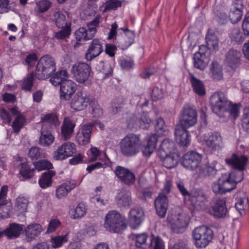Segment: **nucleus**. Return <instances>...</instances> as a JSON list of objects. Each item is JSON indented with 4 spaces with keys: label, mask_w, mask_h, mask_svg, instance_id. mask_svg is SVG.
<instances>
[{
    "label": "nucleus",
    "mask_w": 249,
    "mask_h": 249,
    "mask_svg": "<svg viewBox=\"0 0 249 249\" xmlns=\"http://www.w3.org/2000/svg\"><path fill=\"white\" fill-rule=\"evenodd\" d=\"M105 227L110 232L121 233L126 228V225L118 212L112 211L105 217Z\"/></svg>",
    "instance_id": "6"
},
{
    "label": "nucleus",
    "mask_w": 249,
    "mask_h": 249,
    "mask_svg": "<svg viewBox=\"0 0 249 249\" xmlns=\"http://www.w3.org/2000/svg\"><path fill=\"white\" fill-rule=\"evenodd\" d=\"M120 150L124 156L130 157L137 155L140 151L142 142L138 135H126L120 142Z\"/></svg>",
    "instance_id": "3"
},
{
    "label": "nucleus",
    "mask_w": 249,
    "mask_h": 249,
    "mask_svg": "<svg viewBox=\"0 0 249 249\" xmlns=\"http://www.w3.org/2000/svg\"><path fill=\"white\" fill-rule=\"evenodd\" d=\"M42 230V226L39 224H31L24 230L25 235L28 241H31L38 236Z\"/></svg>",
    "instance_id": "31"
},
{
    "label": "nucleus",
    "mask_w": 249,
    "mask_h": 249,
    "mask_svg": "<svg viewBox=\"0 0 249 249\" xmlns=\"http://www.w3.org/2000/svg\"><path fill=\"white\" fill-rule=\"evenodd\" d=\"M222 178L226 193L234 190L236 187L235 183L230 179V177H227L224 174L222 176Z\"/></svg>",
    "instance_id": "48"
},
{
    "label": "nucleus",
    "mask_w": 249,
    "mask_h": 249,
    "mask_svg": "<svg viewBox=\"0 0 249 249\" xmlns=\"http://www.w3.org/2000/svg\"><path fill=\"white\" fill-rule=\"evenodd\" d=\"M35 74L34 72L29 74L24 80L22 84V88L26 91H31L33 86V80Z\"/></svg>",
    "instance_id": "50"
},
{
    "label": "nucleus",
    "mask_w": 249,
    "mask_h": 249,
    "mask_svg": "<svg viewBox=\"0 0 249 249\" xmlns=\"http://www.w3.org/2000/svg\"><path fill=\"white\" fill-rule=\"evenodd\" d=\"M117 205L121 208L128 209L132 204L131 194L129 191H123L116 196Z\"/></svg>",
    "instance_id": "28"
},
{
    "label": "nucleus",
    "mask_w": 249,
    "mask_h": 249,
    "mask_svg": "<svg viewBox=\"0 0 249 249\" xmlns=\"http://www.w3.org/2000/svg\"><path fill=\"white\" fill-rule=\"evenodd\" d=\"M28 200L24 196H19L16 199V207L21 212H25L27 208Z\"/></svg>",
    "instance_id": "52"
},
{
    "label": "nucleus",
    "mask_w": 249,
    "mask_h": 249,
    "mask_svg": "<svg viewBox=\"0 0 249 249\" xmlns=\"http://www.w3.org/2000/svg\"><path fill=\"white\" fill-rule=\"evenodd\" d=\"M201 160L200 154L195 151H189L184 154L182 165L187 169L194 170L198 167Z\"/></svg>",
    "instance_id": "12"
},
{
    "label": "nucleus",
    "mask_w": 249,
    "mask_h": 249,
    "mask_svg": "<svg viewBox=\"0 0 249 249\" xmlns=\"http://www.w3.org/2000/svg\"><path fill=\"white\" fill-rule=\"evenodd\" d=\"M21 168L20 173L25 178H30L33 176L34 169H31L27 164L22 163L20 164Z\"/></svg>",
    "instance_id": "55"
},
{
    "label": "nucleus",
    "mask_w": 249,
    "mask_h": 249,
    "mask_svg": "<svg viewBox=\"0 0 249 249\" xmlns=\"http://www.w3.org/2000/svg\"><path fill=\"white\" fill-rule=\"evenodd\" d=\"M210 104L213 112L219 115L220 112L227 110V107L231 102L228 101L224 93L217 92L211 96Z\"/></svg>",
    "instance_id": "9"
},
{
    "label": "nucleus",
    "mask_w": 249,
    "mask_h": 249,
    "mask_svg": "<svg viewBox=\"0 0 249 249\" xmlns=\"http://www.w3.org/2000/svg\"><path fill=\"white\" fill-rule=\"evenodd\" d=\"M91 71L90 66L83 62L74 64L71 69V72L75 79L80 83H84L89 79Z\"/></svg>",
    "instance_id": "10"
},
{
    "label": "nucleus",
    "mask_w": 249,
    "mask_h": 249,
    "mask_svg": "<svg viewBox=\"0 0 249 249\" xmlns=\"http://www.w3.org/2000/svg\"><path fill=\"white\" fill-rule=\"evenodd\" d=\"M249 203V199L248 197L245 195L238 199L237 201L235 203V208L239 211V213L241 214L242 212L247 207Z\"/></svg>",
    "instance_id": "53"
},
{
    "label": "nucleus",
    "mask_w": 249,
    "mask_h": 249,
    "mask_svg": "<svg viewBox=\"0 0 249 249\" xmlns=\"http://www.w3.org/2000/svg\"><path fill=\"white\" fill-rule=\"evenodd\" d=\"M243 5L242 1L234 2L231 6L229 18L232 23H236L241 18L243 15Z\"/></svg>",
    "instance_id": "24"
},
{
    "label": "nucleus",
    "mask_w": 249,
    "mask_h": 249,
    "mask_svg": "<svg viewBox=\"0 0 249 249\" xmlns=\"http://www.w3.org/2000/svg\"><path fill=\"white\" fill-rule=\"evenodd\" d=\"M124 31H126L124 34L120 36L118 35L115 36L114 40L116 44L122 50H125L130 46L134 42L135 35L134 32L129 31L128 29L121 28Z\"/></svg>",
    "instance_id": "17"
},
{
    "label": "nucleus",
    "mask_w": 249,
    "mask_h": 249,
    "mask_svg": "<svg viewBox=\"0 0 249 249\" xmlns=\"http://www.w3.org/2000/svg\"><path fill=\"white\" fill-rule=\"evenodd\" d=\"M67 241L68 237L67 235L57 236L52 238L51 240L52 246L53 248H59Z\"/></svg>",
    "instance_id": "47"
},
{
    "label": "nucleus",
    "mask_w": 249,
    "mask_h": 249,
    "mask_svg": "<svg viewBox=\"0 0 249 249\" xmlns=\"http://www.w3.org/2000/svg\"><path fill=\"white\" fill-rule=\"evenodd\" d=\"M241 53L237 50H230L226 55V61L232 69L237 68L240 64Z\"/></svg>",
    "instance_id": "26"
},
{
    "label": "nucleus",
    "mask_w": 249,
    "mask_h": 249,
    "mask_svg": "<svg viewBox=\"0 0 249 249\" xmlns=\"http://www.w3.org/2000/svg\"><path fill=\"white\" fill-rule=\"evenodd\" d=\"M179 154L176 147V144L172 140L169 138L164 139L160 145L158 152L160 157H164L168 154Z\"/></svg>",
    "instance_id": "21"
},
{
    "label": "nucleus",
    "mask_w": 249,
    "mask_h": 249,
    "mask_svg": "<svg viewBox=\"0 0 249 249\" xmlns=\"http://www.w3.org/2000/svg\"><path fill=\"white\" fill-rule=\"evenodd\" d=\"M190 82L192 84L195 92L199 96H202L206 94L205 86L202 82L199 79L191 75Z\"/></svg>",
    "instance_id": "37"
},
{
    "label": "nucleus",
    "mask_w": 249,
    "mask_h": 249,
    "mask_svg": "<svg viewBox=\"0 0 249 249\" xmlns=\"http://www.w3.org/2000/svg\"><path fill=\"white\" fill-rule=\"evenodd\" d=\"M204 140L207 146L212 151L219 150L222 143V138L217 132H209L204 135Z\"/></svg>",
    "instance_id": "16"
},
{
    "label": "nucleus",
    "mask_w": 249,
    "mask_h": 249,
    "mask_svg": "<svg viewBox=\"0 0 249 249\" xmlns=\"http://www.w3.org/2000/svg\"><path fill=\"white\" fill-rule=\"evenodd\" d=\"M248 160L246 156L242 155L238 157L235 154H232L230 157L225 159L226 163L236 171L225 175L227 177H230V179L236 185L243 179V171L246 169Z\"/></svg>",
    "instance_id": "2"
},
{
    "label": "nucleus",
    "mask_w": 249,
    "mask_h": 249,
    "mask_svg": "<svg viewBox=\"0 0 249 249\" xmlns=\"http://www.w3.org/2000/svg\"><path fill=\"white\" fill-rule=\"evenodd\" d=\"M92 112L95 117H99L103 114V110L101 107L95 102H93L91 104Z\"/></svg>",
    "instance_id": "63"
},
{
    "label": "nucleus",
    "mask_w": 249,
    "mask_h": 249,
    "mask_svg": "<svg viewBox=\"0 0 249 249\" xmlns=\"http://www.w3.org/2000/svg\"><path fill=\"white\" fill-rule=\"evenodd\" d=\"M36 169L39 171L48 170L49 171L53 167L52 163L46 160H40L34 163Z\"/></svg>",
    "instance_id": "58"
},
{
    "label": "nucleus",
    "mask_w": 249,
    "mask_h": 249,
    "mask_svg": "<svg viewBox=\"0 0 249 249\" xmlns=\"http://www.w3.org/2000/svg\"><path fill=\"white\" fill-rule=\"evenodd\" d=\"M140 127L146 129L150 127L152 121L147 113H143L139 120Z\"/></svg>",
    "instance_id": "56"
},
{
    "label": "nucleus",
    "mask_w": 249,
    "mask_h": 249,
    "mask_svg": "<svg viewBox=\"0 0 249 249\" xmlns=\"http://www.w3.org/2000/svg\"><path fill=\"white\" fill-rule=\"evenodd\" d=\"M205 38L208 49L218 50L219 40L213 30L208 29Z\"/></svg>",
    "instance_id": "33"
},
{
    "label": "nucleus",
    "mask_w": 249,
    "mask_h": 249,
    "mask_svg": "<svg viewBox=\"0 0 249 249\" xmlns=\"http://www.w3.org/2000/svg\"><path fill=\"white\" fill-rule=\"evenodd\" d=\"M75 36L77 41L89 40L93 37V35L84 28H81L77 30L75 33Z\"/></svg>",
    "instance_id": "43"
},
{
    "label": "nucleus",
    "mask_w": 249,
    "mask_h": 249,
    "mask_svg": "<svg viewBox=\"0 0 249 249\" xmlns=\"http://www.w3.org/2000/svg\"><path fill=\"white\" fill-rule=\"evenodd\" d=\"M188 128H184L180 125H176L175 129V136L176 142L180 145L187 146L190 144V135L187 130Z\"/></svg>",
    "instance_id": "20"
},
{
    "label": "nucleus",
    "mask_w": 249,
    "mask_h": 249,
    "mask_svg": "<svg viewBox=\"0 0 249 249\" xmlns=\"http://www.w3.org/2000/svg\"><path fill=\"white\" fill-rule=\"evenodd\" d=\"M197 111L193 107L189 105H185L179 115V124L184 128H189L194 125L197 121Z\"/></svg>",
    "instance_id": "8"
},
{
    "label": "nucleus",
    "mask_w": 249,
    "mask_h": 249,
    "mask_svg": "<svg viewBox=\"0 0 249 249\" xmlns=\"http://www.w3.org/2000/svg\"><path fill=\"white\" fill-rule=\"evenodd\" d=\"M144 212L142 209L135 208L132 209L129 213V220L130 226L133 229L138 228L144 218Z\"/></svg>",
    "instance_id": "23"
},
{
    "label": "nucleus",
    "mask_w": 249,
    "mask_h": 249,
    "mask_svg": "<svg viewBox=\"0 0 249 249\" xmlns=\"http://www.w3.org/2000/svg\"><path fill=\"white\" fill-rule=\"evenodd\" d=\"M53 17L54 21L58 27L60 28L64 25L66 26L67 25V24L65 23V16L60 11H58L55 12L53 14Z\"/></svg>",
    "instance_id": "54"
},
{
    "label": "nucleus",
    "mask_w": 249,
    "mask_h": 249,
    "mask_svg": "<svg viewBox=\"0 0 249 249\" xmlns=\"http://www.w3.org/2000/svg\"><path fill=\"white\" fill-rule=\"evenodd\" d=\"M25 122V118L21 115H18L12 123V126L14 132L18 133L20 129L23 126Z\"/></svg>",
    "instance_id": "45"
},
{
    "label": "nucleus",
    "mask_w": 249,
    "mask_h": 249,
    "mask_svg": "<svg viewBox=\"0 0 249 249\" xmlns=\"http://www.w3.org/2000/svg\"><path fill=\"white\" fill-rule=\"evenodd\" d=\"M228 107H229V108L228 109H227L226 111L228 110L230 114V117H231V119H236L238 116L239 113V108L238 106L237 105H231V104L230 106H228Z\"/></svg>",
    "instance_id": "62"
},
{
    "label": "nucleus",
    "mask_w": 249,
    "mask_h": 249,
    "mask_svg": "<svg viewBox=\"0 0 249 249\" xmlns=\"http://www.w3.org/2000/svg\"><path fill=\"white\" fill-rule=\"evenodd\" d=\"M61 29L55 33L54 37L57 39H65L69 37L71 34V26L66 25V27L62 26Z\"/></svg>",
    "instance_id": "46"
},
{
    "label": "nucleus",
    "mask_w": 249,
    "mask_h": 249,
    "mask_svg": "<svg viewBox=\"0 0 249 249\" xmlns=\"http://www.w3.org/2000/svg\"><path fill=\"white\" fill-rule=\"evenodd\" d=\"M195 244L197 248H205L213 239V231L206 226L197 227L193 232Z\"/></svg>",
    "instance_id": "7"
},
{
    "label": "nucleus",
    "mask_w": 249,
    "mask_h": 249,
    "mask_svg": "<svg viewBox=\"0 0 249 249\" xmlns=\"http://www.w3.org/2000/svg\"><path fill=\"white\" fill-rule=\"evenodd\" d=\"M73 218H79L83 217L86 213V209L83 204H79L75 209Z\"/></svg>",
    "instance_id": "60"
},
{
    "label": "nucleus",
    "mask_w": 249,
    "mask_h": 249,
    "mask_svg": "<svg viewBox=\"0 0 249 249\" xmlns=\"http://www.w3.org/2000/svg\"><path fill=\"white\" fill-rule=\"evenodd\" d=\"M155 206L159 216L164 217L168 206L167 196L163 193L160 194L155 200Z\"/></svg>",
    "instance_id": "22"
},
{
    "label": "nucleus",
    "mask_w": 249,
    "mask_h": 249,
    "mask_svg": "<svg viewBox=\"0 0 249 249\" xmlns=\"http://www.w3.org/2000/svg\"><path fill=\"white\" fill-rule=\"evenodd\" d=\"M42 122H47L50 124H53L54 125L58 124V117L54 114L49 113L45 115L42 118Z\"/></svg>",
    "instance_id": "61"
},
{
    "label": "nucleus",
    "mask_w": 249,
    "mask_h": 249,
    "mask_svg": "<svg viewBox=\"0 0 249 249\" xmlns=\"http://www.w3.org/2000/svg\"><path fill=\"white\" fill-rule=\"evenodd\" d=\"M226 203L225 198L216 199L211 204L209 210L210 213L216 218L225 217L228 212Z\"/></svg>",
    "instance_id": "13"
},
{
    "label": "nucleus",
    "mask_w": 249,
    "mask_h": 249,
    "mask_svg": "<svg viewBox=\"0 0 249 249\" xmlns=\"http://www.w3.org/2000/svg\"><path fill=\"white\" fill-rule=\"evenodd\" d=\"M23 227L22 225L17 223H11L3 231H1L2 235L4 234L8 239H14L19 237Z\"/></svg>",
    "instance_id": "27"
},
{
    "label": "nucleus",
    "mask_w": 249,
    "mask_h": 249,
    "mask_svg": "<svg viewBox=\"0 0 249 249\" xmlns=\"http://www.w3.org/2000/svg\"><path fill=\"white\" fill-rule=\"evenodd\" d=\"M75 126V123L70 118L64 119L61 126L62 135L64 139L68 140L71 138Z\"/></svg>",
    "instance_id": "32"
},
{
    "label": "nucleus",
    "mask_w": 249,
    "mask_h": 249,
    "mask_svg": "<svg viewBox=\"0 0 249 249\" xmlns=\"http://www.w3.org/2000/svg\"><path fill=\"white\" fill-rule=\"evenodd\" d=\"M179 156V154H172L160 158L162 160L163 165L168 169H171L175 167L177 164Z\"/></svg>",
    "instance_id": "35"
},
{
    "label": "nucleus",
    "mask_w": 249,
    "mask_h": 249,
    "mask_svg": "<svg viewBox=\"0 0 249 249\" xmlns=\"http://www.w3.org/2000/svg\"><path fill=\"white\" fill-rule=\"evenodd\" d=\"M28 156L32 160H37L44 158L45 154L40 152L38 147H32L29 151Z\"/></svg>",
    "instance_id": "51"
},
{
    "label": "nucleus",
    "mask_w": 249,
    "mask_h": 249,
    "mask_svg": "<svg viewBox=\"0 0 249 249\" xmlns=\"http://www.w3.org/2000/svg\"><path fill=\"white\" fill-rule=\"evenodd\" d=\"M114 173L118 178L125 185L130 186L134 184L135 176L128 169L118 166L116 167Z\"/></svg>",
    "instance_id": "14"
},
{
    "label": "nucleus",
    "mask_w": 249,
    "mask_h": 249,
    "mask_svg": "<svg viewBox=\"0 0 249 249\" xmlns=\"http://www.w3.org/2000/svg\"><path fill=\"white\" fill-rule=\"evenodd\" d=\"M194 66L200 70H204L210 61L208 56L200 55L199 53H195L194 56Z\"/></svg>",
    "instance_id": "38"
},
{
    "label": "nucleus",
    "mask_w": 249,
    "mask_h": 249,
    "mask_svg": "<svg viewBox=\"0 0 249 249\" xmlns=\"http://www.w3.org/2000/svg\"><path fill=\"white\" fill-rule=\"evenodd\" d=\"M69 76L66 70H61L56 72L50 79L53 85H60V97L62 100H69L77 89L76 83L71 80L68 79Z\"/></svg>",
    "instance_id": "1"
},
{
    "label": "nucleus",
    "mask_w": 249,
    "mask_h": 249,
    "mask_svg": "<svg viewBox=\"0 0 249 249\" xmlns=\"http://www.w3.org/2000/svg\"><path fill=\"white\" fill-rule=\"evenodd\" d=\"M96 70L105 75V77H108L111 75L112 69L110 65L107 62L100 61L97 62L96 67Z\"/></svg>",
    "instance_id": "42"
},
{
    "label": "nucleus",
    "mask_w": 249,
    "mask_h": 249,
    "mask_svg": "<svg viewBox=\"0 0 249 249\" xmlns=\"http://www.w3.org/2000/svg\"><path fill=\"white\" fill-rule=\"evenodd\" d=\"M205 176L213 178L217 172L214 163H208L203 169Z\"/></svg>",
    "instance_id": "49"
},
{
    "label": "nucleus",
    "mask_w": 249,
    "mask_h": 249,
    "mask_svg": "<svg viewBox=\"0 0 249 249\" xmlns=\"http://www.w3.org/2000/svg\"><path fill=\"white\" fill-rule=\"evenodd\" d=\"M174 220L172 224V231L177 233L183 232L185 230L187 225L184 216L179 215Z\"/></svg>",
    "instance_id": "34"
},
{
    "label": "nucleus",
    "mask_w": 249,
    "mask_h": 249,
    "mask_svg": "<svg viewBox=\"0 0 249 249\" xmlns=\"http://www.w3.org/2000/svg\"><path fill=\"white\" fill-rule=\"evenodd\" d=\"M60 224V222L57 219H53L50 221L49 224L46 231V233H50L55 231Z\"/></svg>",
    "instance_id": "64"
},
{
    "label": "nucleus",
    "mask_w": 249,
    "mask_h": 249,
    "mask_svg": "<svg viewBox=\"0 0 249 249\" xmlns=\"http://www.w3.org/2000/svg\"><path fill=\"white\" fill-rule=\"evenodd\" d=\"M212 189L216 195H223L226 194L222 177L212 184Z\"/></svg>",
    "instance_id": "44"
},
{
    "label": "nucleus",
    "mask_w": 249,
    "mask_h": 249,
    "mask_svg": "<svg viewBox=\"0 0 249 249\" xmlns=\"http://www.w3.org/2000/svg\"><path fill=\"white\" fill-rule=\"evenodd\" d=\"M191 205L197 210L205 209L207 198L204 192L200 189H194L188 196Z\"/></svg>",
    "instance_id": "11"
},
{
    "label": "nucleus",
    "mask_w": 249,
    "mask_h": 249,
    "mask_svg": "<svg viewBox=\"0 0 249 249\" xmlns=\"http://www.w3.org/2000/svg\"><path fill=\"white\" fill-rule=\"evenodd\" d=\"M124 104V100L122 97H116L114 98L110 103L109 110L112 114H115L120 112Z\"/></svg>",
    "instance_id": "41"
},
{
    "label": "nucleus",
    "mask_w": 249,
    "mask_h": 249,
    "mask_svg": "<svg viewBox=\"0 0 249 249\" xmlns=\"http://www.w3.org/2000/svg\"><path fill=\"white\" fill-rule=\"evenodd\" d=\"M146 141L147 143L144 145L142 150L144 155L149 157L156 149L158 141V135L155 134L148 135Z\"/></svg>",
    "instance_id": "29"
},
{
    "label": "nucleus",
    "mask_w": 249,
    "mask_h": 249,
    "mask_svg": "<svg viewBox=\"0 0 249 249\" xmlns=\"http://www.w3.org/2000/svg\"><path fill=\"white\" fill-rule=\"evenodd\" d=\"M89 99L87 95L82 92H78L72 98L71 102V108L75 110L84 109L88 106Z\"/></svg>",
    "instance_id": "19"
},
{
    "label": "nucleus",
    "mask_w": 249,
    "mask_h": 249,
    "mask_svg": "<svg viewBox=\"0 0 249 249\" xmlns=\"http://www.w3.org/2000/svg\"><path fill=\"white\" fill-rule=\"evenodd\" d=\"M54 138L51 132L46 130V126L44 124L40 130V136L38 140V143L43 146L47 147L51 145L54 142Z\"/></svg>",
    "instance_id": "30"
},
{
    "label": "nucleus",
    "mask_w": 249,
    "mask_h": 249,
    "mask_svg": "<svg viewBox=\"0 0 249 249\" xmlns=\"http://www.w3.org/2000/svg\"><path fill=\"white\" fill-rule=\"evenodd\" d=\"M211 77L215 80H221L223 78L222 66L217 62H213L210 68Z\"/></svg>",
    "instance_id": "40"
},
{
    "label": "nucleus",
    "mask_w": 249,
    "mask_h": 249,
    "mask_svg": "<svg viewBox=\"0 0 249 249\" xmlns=\"http://www.w3.org/2000/svg\"><path fill=\"white\" fill-rule=\"evenodd\" d=\"M132 236L135 240L137 248L143 249L148 248H152V249H164L163 242L159 236L152 234L149 236L145 233L133 234Z\"/></svg>",
    "instance_id": "4"
},
{
    "label": "nucleus",
    "mask_w": 249,
    "mask_h": 249,
    "mask_svg": "<svg viewBox=\"0 0 249 249\" xmlns=\"http://www.w3.org/2000/svg\"><path fill=\"white\" fill-rule=\"evenodd\" d=\"M76 152L75 145L73 143L68 142L58 148L53 159L55 160H62L72 156Z\"/></svg>",
    "instance_id": "15"
},
{
    "label": "nucleus",
    "mask_w": 249,
    "mask_h": 249,
    "mask_svg": "<svg viewBox=\"0 0 249 249\" xmlns=\"http://www.w3.org/2000/svg\"><path fill=\"white\" fill-rule=\"evenodd\" d=\"M93 126V124L92 123L84 124L81 128V131L79 132L77 134H81L83 137L90 138Z\"/></svg>",
    "instance_id": "59"
},
{
    "label": "nucleus",
    "mask_w": 249,
    "mask_h": 249,
    "mask_svg": "<svg viewBox=\"0 0 249 249\" xmlns=\"http://www.w3.org/2000/svg\"><path fill=\"white\" fill-rule=\"evenodd\" d=\"M75 187L74 183L71 182L63 183L59 186L56 190V196L60 199L66 196L68 193Z\"/></svg>",
    "instance_id": "36"
},
{
    "label": "nucleus",
    "mask_w": 249,
    "mask_h": 249,
    "mask_svg": "<svg viewBox=\"0 0 249 249\" xmlns=\"http://www.w3.org/2000/svg\"><path fill=\"white\" fill-rule=\"evenodd\" d=\"M103 49L101 42L97 38L93 39L90 42L85 53V58L90 61L99 56L103 52Z\"/></svg>",
    "instance_id": "18"
},
{
    "label": "nucleus",
    "mask_w": 249,
    "mask_h": 249,
    "mask_svg": "<svg viewBox=\"0 0 249 249\" xmlns=\"http://www.w3.org/2000/svg\"><path fill=\"white\" fill-rule=\"evenodd\" d=\"M100 18V17L99 16H97L93 20L90 21L87 25L88 27V32L93 35V36H94L97 32L96 28L99 25Z\"/></svg>",
    "instance_id": "57"
},
{
    "label": "nucleus",
    "mask_w": 249,
    "mask_h": 249,
    "mask_svg": "<svg viewBox=\"0 0 249 249\" xmlns=\"http://www.w3.org/2000/svg\"><path fill=\"white\" fill-rule=\"evenodd\" d=\"M55 175L53 171L49 170L44 172L39 180V184L42 188H46L52 184V178Z\"/></svg>",
    "instance_id": "39"
},
{
    "label": "nucleus",
    "mask_w": 249,
    "mask_h": 249,
    "mask_svg": "<svg viewBox=\"0 0 249 249\" xmlns=\"http://www.w3.org/2000/svg\"><path fill=\"white\" fill-rule=\"evenodd\" d=\"M55 71L53 58L49 55L41 58L37 63L36 76L39 79H45L50 77Z\"/></svg>",
    "instance_id": "5"
},
{
    "label": "nucleus",
    "mask_w": 249,
    "mask_h": 249,
    "mask_svg": "<svg viewBox=\"0 0 249 249\" xmlns=\"http://www.w3.org/2000/svg\"><path fill=\"white\" fill-rule=\"evenodd\" d=\"M7 190V186H3L0 191V216L3 218L9 216V213L11 210V205H7L5 199Z\"/></svg>",
    "instance_id": "25"
}]
</instances>
